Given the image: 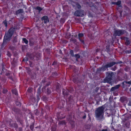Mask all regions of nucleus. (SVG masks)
Wrapping results in <instances>:
<instances>
[{
  "instance_id": "obj_2",
  "label": "nucleus",
  "mask_w": 131,
  "mask_h": 131,
  "mask_svg": "<svg viewBox=\"0 0 131 131\" xmlns=\"http://www.w3.org/2000/svg\"><path fill=\"white\" fill-rule=\"evenodd\" d=\"M106 77L104 79L103 82L104 83H108L110 84H111V80L112 78L115 76V75L113 72H107L106 73Z\"/></svg>"
},
{
  "instance_id": "obj_6",
  "label": "nucleus",
  "mask_w": 131,
  "mask_h": 131,
  "mask_svg": "<svg viewBox=\"0 0 131 131\" xmlns=\"http://www.w3.org/2000/svg\"><path fill=\"white\" fill-rule=\"evenodd\" d=\"M118 64V63H116V62L112 61L110 62H108L104 66L105 67V68H108L111 67L115 65V64Z\"/></svg>"
},
{
  "instance_id": "obj_24",
  "label": "nucleus",
  "mask_w": 131,
  "mask_h": 131,
  "mask_svg": "<svg viewBox=\"0 0 131 131\" xmlns=\"http://www.w3.org/2000/svg\"><path fill=\"white\" fill-rule=\"evenodd\" d=\"M26 69L27 71V72L30 74H31V70L30 69V68L28 67H27L26 68Z\"/></svg>"
},
{
  "instance_id": "obj_23",
  "label": "nucleus",
  "mask_w": 131,
  "mask_h": 131,
  "mask_svg": "<svg viewBox=\"0 0 131 131\" xmlns=\"http://www.w3.org/2000/svg\"><path fill=\"white\" fill-rule=\"evenodd\" d=\"M46 92L48 94H49L51 93L50 88H47V89Z\"/></svg>"
},
{
  "instance_id": "obj_32",
  "label": "nucleus",
  "mask_w": 131,
  "mask_h": 131,
  "mask_svg": "<svg viewBox=\"0 0 131 131\" xmlns=\"http://www.w3.org/2000/svg\"><path fill=\"white\" fill-rule=\"evenodd\" d=\"M39 112L37 110H36L34 111V113L36 115H39Z\"/></svg>"
},
{
  "instance_id": "obj_59",
  "label": "nucleus",
  "mask_w": 131,
  "mask_h": 131,
  "mask_svg": "<svg viewBox=\"0 0 131 131\" xmlns=\"http://www.w3.org/2000/svg\"><path fill=\"white\" fill-rule=\"evenodd\" d=\"M98 89L97 88H96V89L95 90V92H97L98 91Z\"/></svg>"
},
{
  "instance_id": "obj_47",
  "label": "nucleus",
  "mask_w": 131,
  "mask_h": 131,
  "mask_svg": "<svg viewBox=\"0 0 131 131\" xmlns=\"http://www.w3.org/2000/svg\"><path fill=\"white\" fill-rule=\"evenodd\" d=\"M65 90L63 89V94L64 95H68V94L66 92H65Z\"/></svg>"
},
{
  "instance_id": "obj_57",
  "label": "nucleus",
  "mask_w": 131,
  "mask_h": 131,
  "mask_svg": "<svg viewBox=\"0 0 131 131\" xmlns=\"http://www.w3.org/2000/svg\"><path fill=\"white\" fill-rule=\"evenodd\" d=\"M37 102H38V101L40 100V98L39 97V95H37Z\"/></svg>"
},
{
  "instance_id": "obj_5",
  "label": "nucleus",
  "mask_w": 131,
  "mask_h": 131,
  "mask_svg": "<svg viewBox=\"0 0 131 131\" xmlns=\"http://www.w3.org/2000/svg\"><path fill=\"white\" fill-rule=\"evenodd\" d=\"M84 11L82 10L76 11L74 13V15L76 16H82L84 15Z\"/></svg>"
},
{
  "instance_id": "obj_54",
  "label": "nucleus",
  "mask_w": 131,
  "mask_h": 131,
  "mask_svg": "<svg viewBox=\"0 0 131 131\" xmlns=\"http://www.w3.org/2000/svg\"><path fill=\"white\" fill-rule=\"evenodd\" d=\"M57 62L55 61H54L52 64V66H54L56 65L57 64Z\"/></svg>"
},
{
  "instance_id": "obj_53",
  "label": "nucleus",
  "mask_w": 131,
  "mask_h": 131,
  "mask_svg": "<svg viewBox=\"0 0 131 131\" xmlns=\"http://www.w3.org/2000/svg\"><path fill=\"white\" fill-rule=\"evenodd\" d=\"M128 105L129 106H131V99L129 101Z\"/></svg>"
},
{
  "instance_id": "obj_28",
  "label": "nucleus",
  "mask_w": 131,
  "mask_h": 131,
  "mask_svg": "<svg viewBox=\"0 0 131 131\" xmlns=\"http://www.w3.org/2000/svg\"><path fill=\"white\" fill-rule=\"evenodd\" d=\"M59 124H60L65 125L66 124V122L65 121L63 120L60 121L59 122Z\"/></svg>"
},
{
  "instance_id": "obj_30",
  "label": "nucleus",
  "mask_w": 131,
  "mask_h": 131,
  "mask_svg": "<svg viewBox=\"0 0 131 131\" xmlns=\"http://www.w3.org/2000/svg\"><path fill=\"white\" fill-rule=\"evenodd\" d=\"M74 57L76 59H78L80 58V56L78 54H76L74 55Z\"/></svg>"
},
{
  "instance_id": "obj_27",
  "label": "nucleus",
  "mask_w": 131,
  "mask_h": 131,
  "mask_svg": "<svg viewBox=\"0 0 131 131\" xmlns=\"http://www.w3.org/2000/svg\"><path fill=\"white\" fill-rule=\"evenodd\" d=\"M36 9L39 11V13H40V11L42 10V8L39 6L37 7L36 8Z\"/></svg>"
},
{
  "instance_id": "obj_39",
  "label": "nucleus",
  "mask_w": 131,
  "mask_h": 131,
  "mask_svg": "<svg viewBox=\"0 0 131 131\" xmlns=\"http://www.w3.org/2000/svg\"><path fill=\"white\" fill-rule=\"evenodd\" d=\"M16 104L17 106H20L21 105V103L19 102H16Z\"/></svg>"
},
{
  "instance_id": "obj_10",
  "label": "nucleus",
  "mask_w": 131,
  "mask_h": 131,
  "mask_svg": "<svg viewBox=\"0 0 131 131\" xmlns=\"http://www.w3.org/2000/svg\"><path fill=\"white\" fill-rule=\"evenodd\" d=\"M121 39H124L125 40H126V42H125V44L126 45H129L130 43V41L129 40V38H128L127 37H124V38H122L121 37Z\"/></svg>"
},
{
  "instance_id": "obj_40",
  "label": "nucleus",
  "mask_w": 131,
  "mask_h": 131,
  "mask_svg": "<svg viewBox=\"0 0 131 131\" xmlns=\"http://www.w3.org/2000/svg\"><path fill=\"white\" fill-rule=\"evenodd\" d=\"M32 91V88H28L27 91L29 93H31Z\"/></svg>"
},
{
  "instance_id": "obj_58",
  "label": "nucleus",
  "mask_w": 131,
  "mask_h": 131,
  "mask_svg": "<svg viewBox=\"0 0 131 131\" xmlns=\"http://www.w3.org/2000/svg\"><path fill=\"white\" fill-rule=\"evenodd\" d=\"M10 74L9 73H8L6 74V75L7 76H9L10 75Z\"/></svg>"
},
{
  "instance_id": "obj_60",
  "label": "nucleus",
  "mask_w": 131,
  "mask_h": 131,
  "mask_svg": "<svg viewBox=\"0 0 131 131\" xmlns=\"http://www.w3.org/2000/svg\"><path fill=\"white\" fill-rule=\"evenodd\" d=\"M7 92V90H3V93H6Z\"/></svg>"
},
{
  "instance_id": "obj_37",
  "label": "nucleus",
  "mask_w": 131,
  "mask_h": 131,
  "mask_svg": "<svg viewBox=\"0 0 131 131\" xmlns=\"http://www.w3.org/2000/svg\"><path fill=\"white\" fill-rule=\"evenodd\" d=\"M71 41L73 42L74 43H75L76 41V39L73 38H71Z\"/></svg>"
},
{
  "instance_id": "obj_7",
  "label": "nucleus",
  "mask_w": 131,
  "mask_h": 131,
  "mask_svg": "<svg viewBox=\"0 0 131 131\" xmlns=\"http://www.w3.org/2000/svg\"><path fill=\"white\" fill-rule=\"evenodd\" d=\"M41 19L43 21V20L44 21L45 23H46L49 22L48 17L47 16H44L41 18Z\"/></svg>"
},
{
  "instance_id": "obj_14",
  "label": "nucleus",
  "mask_w": 131,
  "mask_h": 131,
  "mask_svg": "<svg viewBox=\"0 0 131 131\" xmlns=\"http://www.w3.org/2000/svg\"><path fill=\"white\" fill-rule=\"evenodd\" d=\"M30 99L34 103L37 101V99H36L33 96H31Z\"/></svg>"
},
{
  "instance_id": "obj_35",
  "label": "nucleus",
  "mask_w": 131,
  "mask_h": 131,
  "mask_svg": "<svg viewBox=\"0 0 131 131\" xmlns=\"http://www.w3.org/2000/svg\"><path fill=\"white\" fill-rule=\"evenodd\" d=\"M79 40L81 42V43L84 45V41L82 39L80 38H79Z\"/></svg>"
},
{
  "instance_id": "obj_50",
  "label": "nucleus",
  "mask_w": 131,
  "mask_h": 131,
  "mask_svg": "<svg viewBox=\"0 0 131 131\" xmlns=\"http://www.w3.org/2000/svg\"><path fill=\"white\" fill-rule=\"evenodd\" d=\"M46 82V80L45 79H43V80H42L41 81V83L43 84L45 83V82Z\"/></svg>"
},
{
  "instance_id": "obj_63",
  "label": "nucleus",
  "mask_w": 131,
  "mask_h": 131,
  "mask_svg": "<svg viewBox=\"0 0 131 131\" xmlns=\"http://www.w3.org/2000/svg\"><path fill=\"white\" fill-rule=\"evenodd\" d=\"M112 3V4H115L116 5V2H113Z\"/></svg>"
},
{
  "instance_id": "obj_42",
  "label": "nucleus",
  "mask_w": 131,
  "mask_h": 131,
  "mask_svg": "<svg viewBox=\"0 0 131 131\" xmlns=\"http://www.w3.org/2000/svg\"><path fill=\"white\" fill-rule=\"evenodd\" d=\"M129 125V123L128 122L126 123L125 124V125L127 127H128Z\"/></svg>"
},
{
  "instance_id": "obj_43",
  "label": "nucleus",
  "mask_w": 131,
  "mask_h": 131,
  "mask_svg": "<svg viewBox=\"0 0 131 131\" xmlns=\"http://www.w3.org/2000/svg\"><path fill=\"white\" fill-rule=\"evenodd\" d=\"M83 34L82 33H80L79 34H78V38L79 39V38L80 37H83Z\"/></svg>"
},
{
  "instance_id": "obj_45",
  "label": "nucleus",
  "mask_w": 131,
  "mask_h": 131,
  "mask_svg": "<svg viewBox=\"0 0 131 131\" xmlns=\"http://www.w3.org/2000/svg\"><path fill=\"white\" fill-rule=\"evenodd\" d=\"M121 3V2L120 1H119L116 2V5H119Z\"/></svg>"
},
{
  "instance_id": "obj_31",
  "label": "nucleus",
  "mask_w": 131,
  "mask_h": 131,
  "mask_svg": "<svg viewBox=\"0 0 131 131\" xmlns=\"http://www.w3.org/2000/svg\"><path fill=\"white\" fill-rule=\"evenodd\" d=\"M23 41L26 44H28V41L25 38H23Z\"/></svg>"
},
{
  "instance_id": "obj_36",
  "label": "nucleus",
  "mask_w": 131,
  "mask_h": 131,
  "mask_svg": "<svg viewBox=\"0 0 131 131\" xmlns=\"http://www.w3.org/2000/svg\"><path fill=\"white\" fill-rule=\"evenodd\" d=\"M17 41V37L16 36L15 37H14V38L13 42L14 43L16 42Z\"/></svg>"
},
{
  "instance_id": "obj_20",
  "label": "nucleus",
  "mask_w": 131,
  "mask_h": 131,
  "mask_svg": "<svg viewBox=\"0 0 131 131\" xmlns=\"http://www.w3.org/2000/svg\"><path fill=\"white\" fill-rule=\"evenodd\" d=\"M12 110L13 111L16 113H18L19 111V109L16 108L15 107L13 108Z\"/></svg>"
},
{
  "instance_id": "obj_61",
  "label": "nucleus",
  "mask_w": 131,
  "mask_h": 131,
  "mask_svg": "<svg viewBox=\"0 0 131 131\" xmlns=\"http://www.w3.org/2000/svg\"><path fill=\"white\" fill-rule=\"evenodd\" d=\"M109 100L110 102H112V99L111 97L109 98Z\"/></svg>"
},
{
  "instance_id": "obj_21",
  "label": "nucleus",
  "mask_w": 131,
  "mask_h": 131,
  "mask_svg": "<svg viewBox=\"0 0 131 131\" xmlns=\"http://www.w3.org/2000/svg\"><path fill=\"white\" fill-rule=\"evenodd\" d=\"M56 126L54 125H53L51 128L52 131H56Z\"/></svg>"
},
{
  "instance_id": "obj_34",
  "label": "nucleus",
  "mask_w": 131,
  "mask_h": 131,
  "mask_svg": "<svg viewBox=\"0 0 131 131\" xmlns=\"http://www.w3.org/2000/svg\"><path fill=\"white\" fill-rule=\"evenodd\" d=\"M52 76L54 77L57 76L58 75L56 72H55L52 73Z\"/></svg>"
},
{
  "instance_id": "obj_62",
  "label": "nucleus",
  "mask_w": 131,
  "mask_h": 131,
  "mask_svg": "<svg viewBox=\"0 0 131 131\" xmlns=\"http://www.w3.org/2000/svg\"><path fill=\"white\" fill-rule=\"evenodd\" d=\"M19 131H22V128L21 127H20L19 128Z\"/></svg>"
},
{
  "instance_id": "obj_49",
  "label": "nucleus",
  "mask_w": 131,
  "mask_h": 131,
  "mask_svg": "<svg viewBox=\"0 0 131 131\" xmlns=\"http://www.w3.org/2000/svg\"><path fill=\"white\" fill-rule=\"evenodd\" d=\"M88 16H89L91 17H93V15L92 14L90 13V12H88Z\"/></svg>"
},
{
  "instance_id": "obj_56",
  "label": "nucleus",
  "mask_w": 131,
  "mask_h": 131,
  "mask_svg": "<svg viewBox=\"0 0 131 131\" xmlns=\"http://www.w3.org/2000/svg\"><path fill=\"white\" fill-rule=\"evenodd\" d=\"M28 61V59H27V58H25L23 60V61Z\"/></svg>"
},
{
  "instance_id": "obj_52",
  "label": "nucleus",
  "mask_w": 131,
  "mask_h": 131,
  "mask_svg": "<svg viewBox=\"0 0 131 131\" xmlns=\"http://www.w3.org/2000/svg\"><path fill=\"white\" fill-rule=\"evenodd\" d=\"M8 78H9V79H11L12 81H14V79L13 78V77L12 75H10V76L8 77Z\"/></svg>"
},
{
  "instance_id": "obj_12",
  "label": "nucleus",
  "mask_w": 131,
  "mask_h": 131,
  "mask_svg": "<svg viewBox=\"0 0 131 131\" xmlns=\"http://www.w3.org/2000/svg\"><path fill=\"white\" fill-rule=\"evenodd\" d=\"M34 38H31L29 40V42L30 46H32L34 43Z\"/></svg>"
},
{
  "instance_id": "obj_11",
  "label": "nucleus",
  "mask_w": 131,
  "mask_h": 131,
  "mask_svg": "<svg viewBox=\"0 0 131 131\" xmlns=\"http://www.w3.org/2000/svg\"><path fill=\"white\" fill-rule=\"evenodd\" d=\"M35 53H33L32 54H28V57H29L31 60H33L34 59V58L35 57L34 55L36 54Z\"/></svg>"
},
{
  "instance_id": "obj_4",
  "label": "nucleus",
  "mask_w": 131,
  "mask_h": 131,
  "mask_svg": "<svg viewBox=\"0 0 131 131\" xmlns=\"http://www.w3.org/2000/svg\"><path fill=\"white\" fill-rule=\"evenodd\" d=\"M105 108V107L104 106L99 107V120H101L103 118V115Z\"/></svg>"
},
{
  "instance_id": "obj_44",
  "label": "nucleus",
  "mask_w": 131,
  "mask_h": 131,
  "mask_svg": "<svg viewBox=\"0 0 131 131\" xmlns=\"http://www.w3.org/2000/svg\"><path fill=\"white\" fill-rule=\"evenodd\" d=\"M117 69L116 67V66L111 68V70L113 71H115Z\"/></svg>"
},
{
  "instance_id": "obj_22",
  "label": "nucleus",
  "mask_w": 131,
  "mask_h": 131,
  "mask_svg": "<svg viewBox=\"0 0 131 131\" xmlns=\"http://www.w3.org/2000/svg\"><path fill=\"white\" fill-rule=\"evenodd\" d=\"M12 92L14 94H15L16 95H18L17 93V91L16 89H15L12 90Z\"/></svg>"
},
{
  "instance_id": "obj_29",
  "label": "nucleus",
  "mask_w": 131,
  "mask_h": 131,
  "mask_svg": "<svg viewBox=\"0 0 131 131\" xmlns=\"http://www.w3.org/2000/svg\"><path fill=\"white\" fill-rule=\"evenodd\" d=\"M9 48L12 51L15 49V48L14 47L11 46H9Z\"/></svg>"
},
{
  "instance_id": "obj_19",
  "label": "nucleus",
  "mask_w": 131,
  "mask_h": 131,
  "mask_svg": "<svg viewBox=\"0 0 131 131\" xmlns=\"http://www.w3.org/2000/svg\"><path fill=\"white\" fill-rule=\"evenodd\" d=\"M109 31L108 30H106L104 32V36L106 37L109 35Z\"/></svg>"
},
{
  "instance_id": "obj_18",
  "label": "nucleus",
  "mask_w": 131,
  "mask_h": 131,
  "mask_svg": "<svg viewBox=\"0 0 131 131\" xmlns=\"http://www.w3.org/2000/svg\"><path fill=\"white\" fill-rule=\"evenodd\" d=\"M122 119L123 121L125 122L128 119V118L127 117H125L124 116H123Z\"/></svg>"
},
{
  "instance_id": "obj_25",
  "label": "nucleus",
  "mask_w": 131,
  "mask_h": 131,
  "mask_svg": "<svg viewBox=\"0 0 131 131\" xmlns=\"http://www.w3.org/2000/svg\"><path fill=\"white\" fill-rule=\"evenodd\" d=\"M41 87H39L37 90V95H40V94L41 93Z\"/></svg>"
},
{
  "instance_id": "obj_46",
  "label": "nucleus",
  "mask_w": 131,
  "mask_h": 131,
  "mask_svg": "<svg viewBox=\"0 0 131 131\" xmlns=\"http://www.w3.org/2000/svg\"><path fill=\"white\" fill-rule=\"evenodd\" d=\"M29 65H30V66L31 67H32L34 66V65L32 63L31 61H30L29 62Z\"/></svg>"
},
{
  "instance_id": "obj_26",
  "label": "nucleus",
  "mask_w": 131,
  "mask_h": 131,
  "mask_svg": "<svg viewBox=\"0 0 131 131\" xmlns=\"http://www.w3.org/2000/svg\"><path fill=\"white\" fill-rule=\"evenodd\" d=\"M125 84H131V81L128 82L126 81H124L122 83V84L124 85H125Z\"/></svg>"
},
{
  "instance_id": "obj_17",
  "label": "nucleus",
  "mask_w": 131,
  "mask_h": 131,
  "mask_svg": "<svg viewBox=\"0 0 131 131\" xmlns=\"http://www.w3.org/2000/svg\"><path fill=\"white\" fill-rule=\"evenodd\" d=\"M23 12V9H20L18 10L16 12V14H18L20 13H22Z\"/></svg>"
},
{
  "instance_id": "obj_41",
  "label": "nucleus",
  "mask_w": 131,
  "mask_h": 131,
  "mask_svg": "<svg viewBox=\"0 0 131 131\" xmlns=\"http://www.w3.org/2000/svg\"><path fill=\"white\" fill-rule=\"evenodd\" d=\"M3 23L5 25V27H7V23L6 21V20L4 21Z\"/></svg>"
},
{
  "instance_id": "obj_1",
  "label": "nucleus",
  "mask_w": 131,
  "mask_h": 131,
  "mask_svg": "<svg viewBox=\"0 0 131 131\" xmlns=\"http://www.w3.org/2000/svg\"><path fill=\"white\" fill-rule=\"evenodd\" d=\"M15 28H12L9 30L8 32L5 34L4 37L2 45V47H3L5 44L7 43L10 40L11 37L13 32L15 31Z\"/></svg>"
},
{
  "instance_id": "obj_48",
  "label": "nucleus",
  "mask_w": 131,
  "mask_h": 131,
  "mask_svg": "<svg viewBox=\"0 0 131 131\" xmlns=\"http://www.w3.org/2000/svg\"><path fill=\"white\" fill-rule=\"evenodd\" d=\"M7 55L9 57H10L11 56V53H10L9 52V51H7Z\"/></svg>"
},
{
  "instance_id": "obj_33",
  "label": "nucleus",
  "mask_w": 131,
  "mask_h": 131,
  "mask_svg": "<svg viewBox=\"0 0 131 131\" xmlns=\"http://www.w3.org/2000/svg\"><path fill=\"white\" fill-rule=\"evenodd\" d=\"M70 53L72 57H74L75 55L74 54V51L72 50H71L70 51Z\"/></svg>"
},
{
  "instance_id": "obj_8",
  "label": "nucleus",
  "mask_w": 131,
  "mask_h": 131,
  "mask_svg": "<svg viewBox=\"0 0 131 131\" xmlns=\"http://www.w3.org/2000/svg\"><path fill=\"white\" fill-rule=\"evenodd\" d=\"M120 86V84H118L116 85L113 87H112L110 90V91L111 92L112 91H115L116 90L118 89Z\"/></svg>"
},
{
  "instance_id": "obj_3",
  "label": "nucleus",
  "mask_w": 131,
  "mask_h": 131,
  "mask_svg": "<svg viewBox=\"0 0 131 131\" xmlns=\"http://www.w3.org/2000/svg\"><path fill=\"white\" fill-rule=\"evenodd\" d=\"M125 30H115L113 35V37L114 38H116L117 36H120L124 34L125 32Z\"/></svg>"
},
{
  "instance_id": "obj_16",
  "label": "nucleus",
  "mask_w": 131,
  "mask_h": 131,
  "mask_svg": "<svg viewBox=\"0 0 131 131\" xmlns=\"http://www.w3.org/2000/svg\"><path fill=\"white\" fill-rule=\"evenodd\" d=\"M35 53L36 54L34 55L35 57H36L37 58V60L39 59L40 56V53Z\"/></svg>"
},
{
  "instance_id": "obj_64",
  "label": "nucleus",
  "mask_w": 131,
  "mask_h": 131,
  "mask_svg": "<svg viewBox=\"0 0 131 131\" xmlns=\"http://www.w3.org/2000/svg\"><path fill=\"white\" fill-rule=\"evenodd\" d=\"M51 31L52 33H53L54 32V29H51Z\"/></svg>"
},
{
  "instance_id": "obj_9",
  "label": "nucleus",
  "mask_w": 131,
  "mask_h": 131,
  "mask_svg": "<svg viewBox=\"0 0 131 131\" xmlns=\"http://www.w3.org/2000/svg\"><path fill=\"white\" fill-rule=\"evenodd\" d=\"M106 69L105 67L104 66L99 68V74H100V75L102 74L103 72Z\"/></svg>"
},
{
  "instance_id": "obj_15",
  "label": "nucleus",
  "mask_w": 131,
  "mask_h": 131,
  "mask_svg": "<svg viewBox=\"0 0 131 131\" xmlns=\"http://www.w3.org/2000/svg\"><path fill=\"white\" fill-rule=\"evenodd\" d=\"M95 114L96 118H98V108H97L95 111Z\"/></svg>"
},
{
  "instance_id": "obj_13",
  "label": "nucleus",
  "mask_w": 131,
  "mask_h": 131,
  "mask_svg": "<svg viewBox=\"0 0 131 131\" xmlns=\"http://www.w3.org/2000/svg\"><path fill=\"white\" fill-rule=\"evenodd\" d=\"M126 97L124 96H122L121 97L120 99V100L122 102H124L125 101H126Z\"/></svg>"
},
{
  "instance_id": "obj_38",
  "label": "nucleus",
  "mask_w": 131,
  "mask_h": 131,
  "mask_svg": "<svg viewBox=\"0 0 131 131\" xmlns=\"http://www.w3.org/2000/svg\"><path fill=\"white\" fill-rule=\"evenodd\" d=\"M76 7L78 9H80L81 8V5L78 3L76 4Z\"/></svg>"
},
{
  "instance_id": "obj_51",
  "label": "nucleus",
  "mask_w": 131,
  "mask_h": 131,
  "mask_svg": "<svg viewBox=\"0 0 131 131\" xmlns=\"http://www.w3.org/2000/svg\"><path fill=\"white\" fill-rule=\"evenodd\" d=\"M2 68H3V69H2V72L3 73H4L5 72L4 71L5 70L4 69V66H3V64H2Z\"/></svg>"
},
{
  "instance_id": "obj_55",
  "label": "nucleus",
  "mask_w": 131,
  "mask_h": 131,
  "mask_svg": "<svg viewBox=\"0 0 131 131\" xmlns=\"http://www.w3.org/2000/svg\"><path fill=\"white\" fill-rule=\"evenodd\" d=\"M33 128H34L33 125H31L30 126V129H31V130H32V129H33Z\"/></svg>"
}]
</instances>
